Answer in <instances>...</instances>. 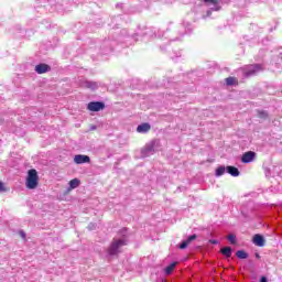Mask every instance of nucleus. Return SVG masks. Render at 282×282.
Masks as SVG:
<instances>
[{"label":"nucleus","instance_id":"6e6552de","mask_svg":"<svg viewBox=\"0 0 282 282\" xmlns=\"http://www.w3.org/2000/svg\"><path fill=\"white\" fill-rule=\"evenodd\" d=\"M195 239H197V235H192L189 236L186 240H184L181 245H180V249L181 250H186V248H188L189 243L192 241H195Z\"/></svg>","mask_w":282,"mask_h":282},{"label":"nucleus","instance_id":"423d86ee","mask_svg":"<svg viewBox=\"0 0 282 282\" xmlns=\"http://www.w3.org/2000/svg\"><path fill=\"white\" fill-rule=\"evenodd\" d=\"M75 164H89L91 159L88 155L77 154L74 158Z\"/></svg>","mask_w":282,"mask_h":282},{"label":"nucleus","instance_id":"412c9836","mask_svg":"<svg viewBox=\"0 0 282 282\" xmlns=\"http://www.w3.org/2000/svg\"><path fill=\"white\" fill-rule=\"evenodd\" d=\"M6 192V185L0 181V193Z\"/></svg>","mask_w":282,"mask_h":282},{"label":"nucleus","instance_id":"f03ea898","mask_svg":"<svg viewBox=\"0 0 282 282\" xmlns=\"http://www.w3.org/2000/svg\"><path fill=\"white\" fill-rule=\"evenodd\" d=\"M122 246H127V242L122 239L119 240H113L110 245V247L108 248V254H110L111 257L118 254V252H120V248H122Z\"/></svg>","mask_w":282,"mask_h":282},{"label":"nucleus","instance_id":"b1692460","mask_svg":"<svg viewBox=\"0 0 282 282\" xmlns=\"http://www.w3.org/2000/svg\"><path fill=\"white\" fill-rule=\"evenodd\" d=\"M260 282H268V278L262 276V278L260 279Z\"/></svg>","mask_w":282,"mask_h":282},{"label":"nucleus","instance_id":"5701e85b","mask_svg":"<svg viewBox=\"0 0 282 282\" xmlns=\"http://www.w3.org/2000/svg\"><path fill=\"white\" fill-rule=\"evenodd\" d=\"M209 243H213L214 246H217V243H219V241H217V240H209Z\"/></svg>","mask_w":282,"mask_h":282},{"label":"nucleus","instance_id":"2eb2a0df","mask_svg":"<svg viewBox=\"0 0 282 282\" xmlns=\"http://www.w3.org/2000/svg\"><path fill=\"white\" fill-rule=\"evenodd\" d=\"M257 113L258 118H260L261 120H268V118L270 117V115L265 110H257Z\"/></svg>","mask_w":282,"mask_h":282},{"label":"nucleus","instance_id":"4468645a","mask_svg":"<svg viewBox=\"0 0 282 282\" xmlns=\"http://www.w3.org/2000/svg\"><path fill=\"white\" fill-rule=\"evenodd\" d=\"M226 85H228L229 87L232 85H239V82L237 80V77H227L225 79Z\"/></svg>","mask_w":282,"mask_h":282},{"label":"nucleus","instance_id":"0eeeda50","mask_svg":"<svg viewBox=\"0 0 282 282\" xmlns=\"http://www.w3.org/2000/svg\"><path fill=\"white\" fill-rule=\"evenodd\" d=\"M253 243H254V246H258L259 248H263V246H265V239L263 238V236L256 234L253 236Z\"/></svg>","mask_w":282,"mask_h":282},{"label":"nucleus","instance_id":"39448f33","mask_svg":"<svg viewBox=\"0 0 282 282\" xmlns=\"http://www.w3.org/2000/svg\"><path fill=\"white\" fill-rule=\"evenodd\" d=\"M261 69H263V67L260 64L251 65L249 69L245 70V76H252L257 74V72H261Z\"/></svg>","mask_w":282,"mask_h":282},{"label":"nucleus","instance_id":"9d476101","mask_svg":"<svg viewBox=\"0 0 282 282\" xmlns=\"http://www.w3.org/2000/svg\"><path fill=\"white\" fill-rule=\"evenodd\" d=\"M151 131V124L148 122L141 123L137 127L138 133H149Z\"/></svg>","mask_w":282,"mask_h":282},{"label":"nucleus","instance_id":"f3484780","mask_svg":"<svg viewBox=\"0 0 282 282\" xmlns=\"http://www.w3.org/2000/svg\"><path fill=\"white\" fill-rule=\"evenodd\" d=\"M224 173H226V167L219 166L218 169H216V177H221Z\"/></svg>","mask_w":282,"mask_h":282},{"label":"nucleus","instance_id":"f8f14e48","mask_svg":"<svg viewBox=\"0 0 282 282\" xmlns=\"http://www.w3.org/2000/svg\"><path fill=\"white\" fill-rule=\"evenodd\" d=\"M220 252L227 259H230L232 257V248L231 247H224L223 249H220Z\"/></svg>","mask_w":282,"mask_h":282},{"label":"nucleus","instance_id":"7ed1b4c3","mask_svg":"<svg viewBox=\"0 0 282 282\" xmlns=\"http://www.w3.org/2000/svg\"><path fill=\"white\" fill-rule=\"evenodd\" d=\"M87 109L88 111H102V109H105V102L102 101H90L88 105H87Z\"/></svg>","mask_w":282,"mask_h":282},{"label":"nucleus","instance_id":"aec40b11","mask_svg":"<svg viewBox=\"0 0 282 282\" xmlns=\"http://www.w3.org/2000/svg\"><path fill=\"white\" fill-rule=\"evenodd\" d=\"M204 3H210L212 6H217L219 3V0H203Z\"/></svg>","mask_w":282,"mask_h":282},{"label":"nucleus","instance_id":"20e7f679","mask_svg":"<svg viewBox=\"0 0 282 282\" xmlns=\"http://www.w3.org/2000/svg\"><path fill=\"white\" fill-rule=\"evenodd\" d=\"M256 155H257V153H254L252 151L245 152L241 156V162L243 164H250V162H252L254 160Z\"/></svg>","mask_w":282,"mask_h":282},{"label":"nucleus","instance_id":"dca6fc26","mask_svg":"<svg viewBox=\"0 0 282 282\" xmlns=\"http://www.w3.org/2000/svg\"><path fill=\"white\" fill-rule=\"evenodd\" d=\"M175 265H177V262H172L170 265L165 268V274L169 275L175 270Z\"/></svg>","mask_w":282,"mask_h":282},{"label":"nucleus","instance_id":"a211bd4d","mask_svg":"<svg viewBox=\"0 0 282 282\" xmlns=\"http://www.w3.org/2000/svg\"><path fill=\"white\" fill-rule=\"evenodd\" d=\"M236 257H238V259H246L248 257V253L243 250H238L236 252Z\"/></svg>","mask_w":282,"mask_h":282},{"label":"nucleus","instance_id":"f257e3e1","mask_svg":"<svg viewBox=\"0 0 282 282\" xmlns=\"http://www.w3.org/2000/svg\"><path fill=\"white\" fill-rule=\"evenodd\" d=\"M25 187L29 191H34L39 187V172L35 169H31L28 171Z\"/></svg>","mask_w":282,"mask_h":282},{"label":"nucleus","instance_id":"1a4fd4ad","mask_svg":"<svg viewBox=\"0 0 282 282\" xmlns=\"http://www.w3.org/2000/svg\"><path fill=\"white\" fill-rule=\"evenodd\" d=\"M51 67L47 64H39L35 66L36 74H47L50 72Z\"/></svg>","mask_w":282,"mask_h":282},{"label":"nucleus","instance_id":"9b49d317","mask_svg":"<svg viewBox=\"0 0 282 282\" xmlns=\"http://www.w3.org/2000/svg\"><path fill=\"white\" fill-rule=\"evenodd\" d=\"M227 173H229V175H232V177H239V169L235 167V166H227Z\"/></svg>","mask_w":282,"mask_h":282},{"label":"nucleus","instance_id":"4be33fe9","mask_svg":"<svg viewBox=\"0 0 282 282\" xmlns=\"http://www.w3.org/2000/svg\"><path fill=\"white\" fill-rule=\"evenodd\" d=\"M19 235H20L21 238L25 239V231L20 230V231H19Z\"/></svg>","mask_w":282,"mask_h":282},{"label":"nucleus","instance_id":"ddd939ff","mask_svg":"<svg viewBox=\"0 0 282 282\" xmlns=\"http://www.w3.org/2000/svg\"><path fill=\"white\" fill-rule=\"evenodd\" d=\"M80 186V180L73 178L69 181V188L70 191H74V188H78Z\"/></svg>","mask_w":282,"mask_h":282},{"label":"nucleus","instance_id":"6ab92c4d","mask_svg":"<svg viewBox=\"0 0 282 282\" xmlns=\"http://www.w3.org/2000/svg\"><path fill=\"white\" fill-rule=\"evenodd\" d=\"M227 239L232 245L237 243V236L235 234L227 236Z\"/></svg>","mask_w":282,"mask_h":282}]
</instances>
